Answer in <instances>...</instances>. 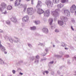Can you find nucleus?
<instances>
[{
  "instance_id": "obj_27",
  "label": "nucleus",
  "mask_w": 76,
  "mask_h": 76,
  "mask_svg": "<svg viewBox=\"0 0 76 76\" xmlns=\"http://www.w3.org/2000/svg\"><path fill=\"white\" fill-rule=\"evenodd\" d=\"M45 73L46 74H48V71H45Z\"/></svg>"
},
{
  "instance_id": "obj_52",
  "label": "nucleus",
  "mask_w": 76,
  "mask_h": 76,
  "mask_svg": "<svg viewBox=\"0 0 76 76\" xmlns=\"http://www.w3.org/2000/svg\"><path fill=\"white\" fill-rule=\"evenodd\" d=\"M75 73H76V72H75Z\"/></svg>"
},
{
  "instance_id": "obj_30",
  "label": "nucleus",
  "mask_w": 76,
  "mask_h": 76,
  "mask_svg": "<svg viewBox=\"0 0 76 76\" xmlns=\"http://www.w3.org/2000/svg\"><path fill=\"white\" fill-rule=\"evenodd\" d=\"M2 13H4V14L6 15V14H7V12H6V11H5L4 12H3Z\"/></svg>"
},
{
  "instance_id": "obj_47",
  "label": "nucleus",
  "mask_w": 76,
  "mask_h": 76,
  "mask_svg": "<svg viewBox=\"0 0 76 76\" xmlns=\"http://www.w3.org/2000/svg\"><path fill=\"white\" fill-rule=\"evenodd\" d=\"M11 41H12V39H11Z\"/></svg>"
},
{
  "instance_id": "obj_26",
  "label": "nucleus",
  "mask_w": 76,
  "mask_h": 76,
  "mask_svg": "<svg viewBox=\"0 0 76 76\" xmlns=\"http://www.w3.org/2000/svg\"><path fill=\"white\" fill-rule=\"evenodd\" d=\"M36 58H37V59H39V56H36Z\"/></svg>"
},
{
  "instance_id": "obj_41",
  "label": "nucleus",
  "mask_w": 76,
  "mask_h": 76,
  "mask_svg": "<svg viewBox=\"0 0 76 76\" xmlns=\"http://www.w3.org/2000/svg\"><path fill=\"white\" fill-rule=\"evenodd\" d=\"M43 75H45V73H44V72H43Z\"/></svg>"
},
{
  "instance_id": "obj_21",
  "label": "nucleus",
  "mask_w": 76,
  "mask_h": 76,
  "mask_svg": "<svg viewBox=\"0 0 76 76\" xmlns=\"http://www.w3.org/2000/svg\"><path fill=\"white\" fill-rule=\"evenodd\" d=\"M27 6H25V5H24L23 6V8L24 9V11H25V10H26V7H27Z\"/></svg>"
},
{
  "instance_id": "obj_20",
  "label": "nucleus",
  "mask_w": 76,
  "mask_h": 76,
  "mask_svg": "<svg viewBox=\"0 0 76 76\" xmlns=\"http://www.w3.org/2000/svg\"><path fill=\"white\" fill-rule=\"evenodd\" d=\"M31 30H35V29H36V27L34 26H33V27H31Z\"/></svg>"
},
{
  "instance_id": "obj_45",
  "label": "nucleus",
  "mask_w": 76,
  "mask_h": 76,
  "mask_svg": "<svg viewBox=\"0 0 76 76\" xmlns=\"http://www.w3.org/2000/svg\"><path fill=\"white\" fill-rule=\"evenodd\" d=\"M1 44V41H0V44Z\"/></svg>"
},
{
  "instance_id": "obj_43",
  "label": "nucleus",
  "mask_w": 76,
  "mask_h": 76,
  "mask_svg": "<svg viewBox=\"0 0 76 76\" xmlns=\"http://www.w3.org/2000/svg\"><path fill=\"white\" fill-rule=\"evenodd\" d=\"M35 11H36V10H35L34 11V12H35Z\"/></svg>"
},
{
  "instance_id": "obj_17",
  "label": "nucleus",
  "mask_w": 76,
  "mask_h": 76,
  "mask_svg": "<svg viewBox=\"0 0 76 76\" xmlns=\"http://www.w3.org/2000/svg\"><path fill=\"white\" fill-rule=\"evenodd\" d=\"M34 23L35 24H36L37 25L38 24H39L40 23V22L39 20H36L35 21Z\"/></svg>"
},
{
  "instance_id": "obj_1",
  "label": "nucleus",
  "mask_w": 76,
  "mask_h": 76,
  "mask_svg": "<svg viewBox=\"0 0 76 76\" xmlns=\"http://www.w3.org/2000/svg\"><path fill=\"white\" fill-rule=\"evenodd\" d=\"M21 0H16L15 2V6H19V7H21L23 6L22 4H20V3L21 2Z\"/></svg>"
},
{
  "instance_id": "obj_51",
  "label": "nucleus",
  "mask_w": 76,
  "mask_h": 76,
  "mask_svg": "<svg viewBox=\"0 0 76 76\" xmlns=\"http://www.w3.org/2000/svg\"><path fill=\"white\" fill-rule=\"evenodd\" d=\"M10 41H11L10 40Z\"/></svg>"
},
{
  "instance_id": "obj_2",
  "label": "nucleus",
  "mask_w": 76,
  "mask_h": 76,
  "mask_svg": "<svg viewBox=\"0 0 76 76\" xmlns=\"http://www.w3.org/2000/svg\"><path fill=\"white\" fill-rule=\"evenodd\" d=\"M76 7L75 5H73L71 7L70 11L71 12H73L76 10Z\"/></svg>"
},
{
  "instance_id": "obj_9",
  "label": "nucleus",
  "mask_w": 76,
  "mask_h": 76,
  "mask_svg": "<svg viewBox=\"0 0 76 76\" xmlns=\"http://www.w3.org/2000/svg\"><path fill=\"white\" fill-rule=\"evenodd\" d=\"M64 13H66L67 16H69L70 15V12L68 10H64Z\"/></svg>"
},
{
  "instance_id": "obj_35",
  "label": "nucleus",
  "mask_w": 76,
  "mask_h": 76,
  "mask_svg": "<svg viewBox=\"0 0 76 76\" xmlns=\"http://www.w3.org/2000/svg\"><path fill=\"white\" fill-rule=\"evenodd\" d=\"M20 75H23V73H22L21 72H20Z\"/></svg>"
},
{
  "instance_id": "obj_34",
  "label": "nucleus",
  "mask_w": 76,
  "mask_h": 76,
  "mask_svg": "<svg viewBox=\"0 0 76 76\" xmlns=\"http://www.w3.org/2000/svg\"><path fill=\"white\" fill-rule=\"evenodd\" d=\"M53 63H54V62L52 61V62H50V64H53Z\"/></svg>"
},
{
  "instance_id": "obj_53",
  "label": "nucleus",
  "mask_w": 76,
  "mask_h": 76,
  "mask_svg": "<svg viewBox=\"0 0 76 76\" xmlns=\"http://www.w3.org/2000/svg\"><path fill=\"white\" fill-rule=\"evenodd\" d=\"M44 56H45V55H44Z\"/></svg>"
},
{
  "instance_id": "obj_24",
  "label": "nucleus",
  "mask_w": 76,
  "mask_h": 76,
  "mask_svg": "<svg viewBox=\"0 0 76 76\" xmlns=\"http://www.w3.org/2000/svg\"><path fill=\"white\" fill-rule=\"evenodd\" d=\"M55 31L56 32H59V31L57 29H55Z\"/></svg>"
},
{
  "instance_id": "obj_18",
  "label": "nucleus",
  "mask_w": 76,
  "mask_h": 76,
  "mask_svg": "<svg viewBox=\"0 0 76 76\" xmlns=\"http://www.w3.org/2000/svg\"><path fill=\"white\" fill-rule=\"evenodd\" d=\"M1 6H2V7H5L6 6V4L4 3H2L1 4Z\"/></svg>"
},
{
  "instance_id": "obj_54",
  "label": "nucleus",
  "mask_w": 76,
  "mask_h": 76,
  "mask_svg": "<svg viewBox=\"0 0 76 76\" xmlns=\"http://www.w3.org/2000/svg\"><path fill=\"white\" fill-rule=\"evenodd\" d=\"M32 1H33V0H32Z\"/></svg>"
},
{
  "instance_id": "obj_3",
  "label": "nucleus",
  "mask_w": 76,
  "mask_h": 76,
  "mask_svg": "<svg viewBox=\"0 0 76 76\" xmlns=\"http://www.w3.org/2000/svg\"><path fill=\"white\" fill-rule=\"evenodd\" d=\"M32 10H33V8H28L27 9V12L28 13L29 15H32Z\"/></svg>"
},
{
  "instance_id": "obj_12",
  "label": "nucleus",
  "mask_w": 76,
  "mask_h": 76,
  "mask_svg": "<svg viewBox=\"0 0 76 76\" xmlns=\"http://www.w3.org/2000/svg\"><path fill=\"white\" fill-rule=\"evenodd\" d=\"M58 23L60 25H63V24H64V23H63V21L59 20L58 21Z\"/></svg>"
},
{
  "instance_id": "obj_13",
  "label": "nucleus",
  "mask_w": 76,
  "mask_h": 76,
  "mask_svg": "<svg viewBox=\"0 0 76 76\" xmlns=\"http://www.w3.org/2000/svg\"><path fill=\"white\" fill-rule=\"evenodd\" d=\"M42 30L44 32H45L46 34H47L48 33V29L47 28H43Z\"/></svg>"
},
{
  "instance_id": "obj_49",
  "label": "nucleus",
  "mask_w": 76,
  "mask_h": 76,
  "mask_svg": "<svg viewBox=\"0 0 76 76\" xmlns=\"http://www.w3.org/2000/svg\"><path fill=\"white\" fill-rule=\"evenodd\" d=\"M75 58L76 59V57H75Z\"/></svg>"
},
{
  "instance_id": "obj_11",
  "label": "nucleus",
  "mask_w": 76,
  "mask_h": 76,
  "mask_svg": "<svg viewBox=\"0 0 76 76\" xmlns=\"http://www.w3.org/2000/svg\"><path fill=\"white\" fill-rule=\"evenodd\" d=\"M60 0H52V2L53 3H54V4H57V3H58Z\"/></svg>"
},
{
  "instance_id": "obj_10",
  "label": "nucleus",
  "mask_w": 76,
  "mask_h": 76,
  "mask_svg": "<svg viewBox=\"0 0 76 76\" xmlns=\"http://www.w3.org/2000/svg\"><path fill=\"white\" fill-rule=\"evenodd\" d=\"M38 10L39 11L38 12L39 14H42V13H43V12H44V11L41 9H39Z\"/></svg>"
},
{
  "instance_id": "obj_29",
  "label": "nucleus",
  "mask_w": 76,
  "mask_h": 76,
  "mask_svg": "<svg viewBox=\"0 0 76 76\" xmlns=\"http://www.w3.org/2000/svg\"><path fill=\"white\" fill-rule=\"evenodd\" d=\"M71 29L72 31H74V29L73 28V27L72 26H71Z\"/></svg>"
},
{
  "instance_id": "obj_33",
  "label": "nucleus",
  "mask_w": 76,
  "mask_h": 76,
  "mask_svg": "<svg viewBox=\"0 0 76 76\" xmlns=\"http://www.w3.org/2000/svg\"><path fill=\"white\" fill-rule=\"evenodd\" d=\"M28 45L29 46V47H31V45L30 44H28Z\"/></svg>"
},
{
  "instance_id": "obj_38",
  "label": "nucleus",
  "mask_w": 76,
  "mask_h": 76,
  "mask_svg": "<svg viewBox=\"0 0 76 76\" xmlns=\"http://www.w3.org/2000/svg\"><path fill=\"white\" fill-rule=\"evenodd\" d=\"M27 1H30V0H26Z\"/></svg>"
},
{
  "instance_id": "obj_36",
  "label": "nucleus",
  "mask_w": 76,
  "mask_h": 76,
  "mask_svg": "<svg viewBox=\"0 0 76 76\" xmlns=\"http://www.w3.org/2000/svg\"><path fill=\"white\" fill-rule=\"evenodd\" d=\"M65 50H68V48H65Z\"/></svg>"
},
{
  "instance_id": "obj_23",
  "label": "nucleus",
  "mask_w": 76,
  "mask_h": 76,
  "mask_svg": "<svg viewBox=\"0 0 76 76\" xmlns=\"http://www.w3.org/2000/svg\"><path fill=\"white\" fill-rule=\"evenodd\" d=\"M64 17L63 16H61V20H64Z\"/></svg>"
},
{
  "instance_id": "obj_31",
  "label": "nucleus",
  "mask_w": 76,
  "mask_h": 76,
  "mask_svg": "<svg viewBox=\"0 0 76 76\" xmlns=\"http://www.w3.org/2000/svg\"><path fill=\"white\" fill-rule=\"evenodd\" d=\"M12 72L14 74H15V71L14 70H12Z\"/></svg>"
},
{
  "instance_id": "obj_5",
  "label": "nucleus",
  "mask_w": 76,
  "mask_h": 76,
  "mask_svg": "<svg viewBox=\"0 0 76 76\" xmlns=\"http://www.w3.org/2000/svg\"><path fill=\"white\" fill-rule=\"evenodd\" d=\"M50 11L49 10H47L46 11L45 15L47 17H48L50 15Z\"/></svg>"
},
{
  "instance_id": "obj_8",
  "label": "nucleus",
  "mask_w": 76,
  "mask_h": 76,
  "mask_svg": "<svg viewBox=\"0 0 76 76\" xmlns=\"http://www.w3.org/2000/svg\"><path fill=\"white\" fill-rule=\"evenodd\" d=\"M11 20L12 22L16 23L17 22V20H16V18L15 17H13L11 18Z\"/></svg>"
},
{
  "instance_id": "obj_40",
  "label": "nucleus",
  "mask_w": 76,
  "mask_h": 76,
  "mask_svg": "<svg viewBox=\"0 0 76 76\" xmlns=\"http://www.w3.org/2000/svg\"><path fill=\"white\" fill-rule=\"evenodd\" d=\"M4 53H5V54H7V52H4Z\"/></svg>"
},
{
  "instance_id": "obj_28",
  "label": "nucleus",
  "mask_w": 76,
  "mask_h": 76,
  "mask_svg": "<svg viewBox=\"0 0 76 76\" xmlns=\"http://www.w3.org/2000/svg\"><path fill=\"white\" fill-rule=\"evenodd\" d=\"M7 23L9 25V24H10V21H7Z\"/></svg>"
},
{
  "instance_id": "obj_39",
  "label": "nucleus",
  "mask_w": 76,
  "mask_h": 76,
  "mask_svg": "<svg viewBox=\"0 0 76 76\" xmlns=\"http://www.w3.org/2000/svg\"><path fill=\"white\" fill-rule=\"evenodd\" d=\"M66 57H69V55H67Z\"/></svg>"
},
{
  "instance_id": "obj_19",
  "label": "nucleus",
  "mask_w": 76,
  "mask_h": 76,
  "mask_svg": "<svg viewBox=\"0 0 76 76\" xmlns=\"http://www.w3.org/2000/svg\"><path fill=\"white\" fill-rule=\"evenodd\" d=\"M49 21H50V25H52L53 21V19L51 18H50L49 19Z\"/></svg>"
},
{
  "instance_id": "obj_46",
  "label": "nucleus",
  "mask_w": 76,
  "mask_h": 76,
  "mask_svg": "<svg viewBox=\"0 0 76 76\" xmlns=\"http://www.w3.org/2000/svg\"><path fill=\"white\" fill-rule=\"evenodd\" d=\"M53 47H55V45H53Z\"/></svg>"
},
{
  "instance_id": "obj_15",
  "label": "nucleus",
  "mask_w": 76,
  "mask_h": 76,
  "mask_svg": "<svg viewBox=\"0 0 76 76\" xmlns=\"http://www.w3.org/2000/svg\"><path fill=\"white\" fill-rule=\"evenodd\" d=\"M7 9L8 10H11V9H12V7L11 6H10V5H9L7 7Z\"/></svg>"
},
{
  "instance_id": "obj_6",
  "label": "nucleus",
  "mask_w": 76,
  "mask_h": 76,
  "mask_svg": "<svg viewBox=\"0 0 76 76\" xmlns=\"http://www.w3.org/2000/svg\"><path fill=\"white\" fill-rule=\"evenodd\" d=\"M46 3L48 6H51V7H52V6H53V3L51 2V1H48Z\"/></svg>"
},
{
  "instance_id": "obj_32",
  "label": "nucleus",
  "mask_w": 76,
  "mask_h": 76,
  "mask_svg": "<svg viewBox=\"0 0 76 76\" xmlns=\"http://www.w3.org/2000/svg\"><path fill=\"white\" fill-rule=\"evenodd\" d=\"M0 62H4L2 60V59H0Z\"/></svg>"
},
{
  "instance_id": "obj_37",
  "label": "nucleus",
  "mask_w": 76,
  "mask_h": 76,
  "mask_svg": "<svg viewBox=\"0 0 76 76\" xmlns=\"http://www.w3.org/2000/svg\"><path fill=\"white\" fill-rule=\"evenodd\" d=\"M0 32H2V30L0 29Z\"/></svg>"
},
{
  "instance_id": "obj_25",
  "label": "nucleus",
  "mask_w": 76,
  "mask_h": 76,
  "mask_svg": "<svg viewBox=\"0 0 76 76\" xmlns=\"http://www.w3.org/2000/svg\"><path fill=\"white\" fill-rule=\"evenodd\" d=\"M0 48H4V47L1 45V44H0Z\"/></svg>"
},
{
  "instance_id": "obj_48",
  "label": "nucleus",
  "mask_w": 76,
  "mask_h": 76,
  "mask_svg": "<svg viewBox=\"0 0 76 76\" xmlns=\"http://www.w3.org/2000/svg\"><path fill=\"white\" fill-rule=\"evenodd\" d=\"M56 11H57V10H56Z\"/></svg>"
},
{
  "instance_id": "obj_7",
  "label": "nucleus",
  "mask_w": 76,
  "mask_h": 76,
  "mask_svg": "<svg viewBox=\"0 0 76 76\" xmlns=\"http://www.w3.org/2000/svg\"><path fill=\"white\" fill-rule=\"evenodd\" d=\"M42 2H41V1H38V4L37 6V7H41V6H42Z\"/></svg>"
},
{
  "instance_id": "obj_42",
  "label": "nucleus",
  "mask_w": 76,
  "mask_h": 76,
  "mask_svg": "<svg viewBox=\"0 0 76 76\" xmlns=\"http://www.w3.org/2000/svg\"><path fill=\"white\" fill-rule=\"evenodd\" d=\"M75 15H76V11L75 12Z\"/></svg>"
},
{
  "instance_id": "obj_22",
  "label": "nucleus",
  "mask_w": 76,
  "mask_h": 76,
  "mask_svg": "<svg viewBox=\"0 0 76 76\" xmlns=\"http://www.w3.org/2000/svg\"><path fill=\"white\" fill-rule=\"evenodd\" d=\"M63 46V47H66V44H65L64 43H62L61 44Z\"/></svg>"
},
{
  "instance_id": "obj_4",
  "label": "nucleus",
  "mask_w": 76,
  "mask_h": 76,
  "mask_svg": "<svg viewBox=\"0 0 76 76\" xmlns=\"http://www.w3.org/2000/svg\"><path fill=\"white\" fill-rule=\"evenodd\" d=\"M22 19L23 21L27 22V21H28V20H29V17H28V16H25Z\"/></svg>"
},
{
  "instance_id": "obj_50",
  "label": "nucleus",
  "mask_w": 76,
  "mask_h": 76,
  "mask_svg": "<svg viewBox=\"0 0 76 76\" xmlns=\"http://www.w3.org/2000/svg\"><path fill=\"white\" fill-rule=\"evenodd\" d=\"M44 60H46V58H45V59H44Z\"/></svg>"
},
{
  "instance_id": "obj_14",
  "label": "nucleus",
  "mask_w": 76,
  "mask_h": 76,
  "mask_svg": "<svg viewBox=\"0 0 76 76\" xmlns=\"http://www.w3.org/2000/svg\"><path fill=\"white\" fill-rule=\"evenodd\" d=\"M63 7V5L61 4H60L57 5V7H58L59 9H60V8H61V7Z\"/></svg>"
},
{
  "instance_id": "obj_16",
  "label": "nucleus",
  "mask_w": 76,
  "mask_h": 76,
  "mask_svg": "<svg viewBox=\"0 0 76 76\" xmlns=\"http://www.w3.org/2000/svg\"><path fill=\"white\" fill-rule=\"evenodd\" d=\"M68 1H69V0H61V3H63L68 2Z\"/></svg>"
},
{
  "instance_id": "obj_44",
  "label": "nucleus",
  "mask_w": 76,
  "mask_h": 76,
  "mask_svg": "<svg viewBox=\"0 0 76 76\" xmlns=\"http://www.w3.org/2000/svg\"><path fill=\"white\" fill-rule=\"evenodd\" d=\"M13 0H10V1H13Z\"/></svg>"
}]
</instances>
